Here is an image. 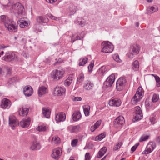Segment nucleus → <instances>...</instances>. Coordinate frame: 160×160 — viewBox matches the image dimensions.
Here are the masks:
<instances>
[{
    "instance_id": "obj_56",
    "label": "nucleus",
    "mask_w": 160,
    "mask_h": 160,
    "mask_svg": "<svg viewBox=\"0 0 160 160\" xmlns=\"http://www.w3.org/2000/svg\"><path fill=\"white\" fill-rule=\"evenodd\" d=\"M94 66V64L92 63H91L88 66V68L89 72L92 71Z\"/></svg>"
},
{
    "instance_id": "obj_1",
    "label": "nucleus",
    "mask_w": 160,
    "mask_h": 160,
    "mask_svg": "<svg viewBox=\"0 0 160 160\" xmlns=\"http://www.w3.org/2000/svg\"><path fill=\"white\" fill-rule=\"evenodd\" d=\"M10 11L16 15L20 16L25 13L24 7L19 3H17L12 5L10 8Z\"/></svg>"
},
{
    "instance_id": "obj_45",
    "label": "nucleus",
    "mask_w": 160,
    "mask_h": 160,
    "mask_svg": "<svg viewBox=\"0 0 160 160\" xmlns=\"http://www.w3.org/2000/svg\"><path fill=\"white\" fill-rule=\"evenodd\" d=\"M37 130L40 132L46 130V128L45 126L40 125L37 128Z\"/></svg>"
},
{
    "instance_id": "obj_31",
    "label": "nucleus",
    "mask_w": 160,
    "mask_h": 160,
    "mask_svg": "<svg viewBox=\"0 0 160 160\" xmlns=\"http://www.w3.org/2000/svg\"><path fill=\"white\" fill-rule=\"evenodd\" d=\"M42 112L44 116L47 118H49L50 117L51 111L47 108H43L42 109Z\"/></svg>"
},
{
    "instance_id": "obj_38",
    "label": "nucleus",
    "mask_w": 160,
    "mask_h": 160,
    "mask_svg": "<svg viewBox=\"0 0 160 160\" xmlns=\"http://www.w3.org/2000/svg\"><path fill=\"white\" fill-rule=\"evenodd\" d=\"M84 74L82 73H81L78 76L77 81V83L79 84L81 83L84 81Z\"/></svg>"
},
{
    "instance_id": "obj_32",
    "label": "nucleus",
    "mask_w": 160,
    "mask_h": 160,
    "mask_svg": "<svg viewBox=\"0 0 160 160\" xmlns=\"http://www.w3.org/2000/svg\"><path fill=\"white\" fill-rule=\"evenodd\" d=\"M106 151V147H103L98 152L97 155V157L98 158H101L105 153Z\"/></svg>"
},
{
    "instance_id": "obj_24",
    "label": "nucleus",
    "mask_w": 160,
    "mask_h": 160,
    "mask_svg": "<svg viewBox=\"0 0 160 160\" xmlns=\"http://www.w3.org/2000/svg\"><path fill=\"white\" fill-rule=\"evenodd\" d=\"M48 92V90L47 88L43 86H42L38 88V93L39 97H41L43 95L47 93Z\"/></svg>"
},
{
    "instance_id": "obj_52",
    "label": "nucleus",
    "mask_w": 160,
    "mask_h": 160,
    "mask_svg": "<svg viewBox=\"0 0 160 160\" xmlns=\"http://www.w3.org/2000/svg\"><path fill=\"white\" fill-rule=\"evenodd\" d=\"M113 58L114 60L117 62H119V56L117 54H114L113 56Z\"/></svg>"
},
{
    "instance_id": "obj_57",
    "label": "nucleus",
    "mask_w": 160,
    "mask_h": 160,
    "mask_svg": "<svg viewBox=\"0 0 160 160\" xmlns=\"http://www.w3.org/2000/svg\"><path fill=\"white\" fill-rule=\"evenodd\" d=\"M73 100L74 101H81L82 100V98L80 97H75Z\"/></svg>"
},
{
    "instance_id": "obj_6",
    "label": "nucleus",
    "mask_w": 160,
    "mask_h": 160,
    "mask_svg": "<svg viewBox=\"0 0 160 160\" xmlns=\"http://www.w3.org/2000/svg\"><path fill=\"white\" fill-rule=\"evenodd\" d=\"M156 143L153 142H149L147 145L146 149L142 152L143 154H148L151 153L155 148Z\"/></svg>"
},
{
    "instance_id": "obj_61",
    "label": "nucleus",
    "mask_w": 160,
    "mask_h": 160,
    "mask_svg": "<svg viewBox=\"0 0 160 160\" xmlns=\"http://www.w3.org/2000/svg\"><path fill=\"white\" fill-rule=\"evenodd\" d=\"M97 128H96V127L93 125L91 127L90 130L92 132H93Z\"/></svg>"
},
{
    "instance_id": "obj_42",
    "label": "nucleus",
    "mask_w": 160,
    "mask_h": 160,
    "mask_svg": "<svg viewBox=\"0 0 160 160\" xmlns=\"http://www.w3.org/2000/svg\"><path fill=\"white\" fill-rule=\"evenodd\" d=\"M52 142L54 144H57L60 143V138L57 136H55L53 137L52 139Z\"/></svg>"
},
{
    "instance_id": "obj_44",
    "label": "nucleus",
    "mask_w": 160,
    "mask_h": 160,
    "mask_svg": "<svg viewBox=\"0 0 160 160\" xmlns=\"http://www.w3.org/2000/svg\"><path fill=\"white\" fill-rule=\"evenodd\" d=\"M69 11L72 13H75L76 11L75 6L72 5L69 7Z\"/></svg>"
},
{
    "instance_id": "obj_22",
    "label": "nucleus",
    "mask_w": 160,
    "mask_h": 160,
    "mask_svg": "<svg viewBox=\"0 0 160 160\" xmlns=\"http://www.w3.org/2000/svg\"><path fill=\"white\" fill-rule=\"evenodd\" d=\"M108 103L110 106L118 107L120 105L121 102L120 99L115 98L110 100Z\"/></svg>"
},
{
    "instance_id": "obj_13",
    "label": "nucleus",
    "mask_w": 160,
    "mask_h": 160,
    "mask_svg": "<svg viewBox=\"0 0 160 160\" xmlns=\"http://www.w3.org/2000/svg\"><path fill=\"white\" fill-rule=\"evenodd\" d=\"M11 105V102L8 99L6 98H3L1 101V107L4 109L9 108Z\"/></svg>"
},
{
    "instance_id": "obj_62",
    "label": "nucleus",
    "mask_w": 160,
    "mask_h": 160,
    "mask_svg": "<svg viewBox=\"0 0 160 160\" xmlns=\"http://www.w3.org/2000/svg\"><path fill=\"white\" fill-rule=\"evenodd\" d=\"M22 54L23 57H25L26 58H27V57H28V54L26 52H22Z\"/></svg>"
},
{
    "instance_id": "obj_26",
    "label": "nucleus",
    "mask_w": 160,
    "mask_h": 160,
    "mask_svg": "<svg viewBox=\"0 0 160 160\" xmlns=\"http://www.w3.org/2000/svg\"><path fill=\"white\" fill-rule=\"evenodd\" d=\"M11 20L5 15H2L0 16V21L3 22L5 26L9 23Z\"/></svg>"
},
{
    "instance_id": "obj_51",
    "label": "nucleus",
    "mask_w": 160,
    "mask_h": 160,
    "mask_svg": "<svg viewBox=\"0 0 160 160\" xmlns=\"http://www.w3.org/2000/svg\"><path fill=\"white\" fill-rule=\"evenodd\" d=\"M121 145V142H118L113 148V149L115 150H116L119 149Z\"/></svg>"
},
{
    "instance_id": "obj_9",
    "label": "nucleus",
    "mask_w": 160,
    "mask_h": 160,
    "mask_svg": "<svg viewBox=\"0 0 160 160\" xmlns=\"http://www.w3.org/2000/svg\"><path fill=\"white\" fill-rule=\"evenodd\" d=\"M9 124L12 129H14V128L19 125L18 120L16 118L13 116H10L9 118Z\"/></svg>"
},
{
    "instance_id": "obj_48",
    "label": "nucleus",
    "mask_w": 160,
    "mask_h": 160,
    "mask_svg": "<svg viewBox=\"0 0 160 160\" xmlns=\"http://www.w3.org/2000/svg\"><path fill=\"white\" fill-rule=\"evenodd\" d=\"M78 142V140L77 139H74L72 140L71 142V146L72 147H75L76 146Z\"/></svg>"
},
{
    "instance_id": "obj_14",
    "label": "nucleus",
    "mask_w": 160,
    "mask_h": 160,
    "mask_svg": "<svg viewBox=\"0 0 160 160\" xmlns=\"http://www.w3.org/2000/svg\"><path fill=\"white\" fill-rule=\"evenodd\" d=\"M65 91L64 88L56 86L54 88V93L55 95L61 96L64 94Z\"/></svg>"
},
{
    "instance_id": "obj_12",
    "label": "nucleus",
    "mask_w": 160,
    "mask_h": 160,
    "mask_svg": "<svg viewBox=\"0 0 160 160\" xmlns=\"http://www.w3.org/2000/svg\"><path fill=\"white\" fill-rule=\"evenodd\" d=\"M15 58V54L12 52H7L5 56L2 58V60L10 62L13 60Z\"/></svg>"
},
{
    "instance_id": "obj_8",
    "label": "nucleus",
    "mask_w": 160,
    "mask_h": 160,
    "mask_svg": "<svg viewBox=\"0 0 160 160\" xmlns=\"http://www.w3.org/2000/svg\"><path fill=\"white\" fill-rule=\"evenodd\" d=\"M131 48L132 52H130L128 54V57L130 58H132L134 55L137 54L139 53L140 50L139 46L137 44H133Z\"/></svg>"
},
{
    "instance_id": "obj_35",
    "label": "nucleus",
    "mask_w": 160,
    "mask_h": 160,
    "mask_svg": "<svg viewBox=\"0 0 160 160\" xmlns=\"http://www.w3.org/2000/svg\"><path fill=\"white\" fill-rule=\"evenodd\" d=\"M158 8L156 6H152L147 9V11L148 13H153L158 11Z\"/></svg>"
},
{
    "instance_id": "obj_4",
    "label": "nucleus",
    "mask_w": 160,
    "mask_h": 160,
    "mask_svg": "<svg viewBox=\"0 0 160 160\" xmlns=\"http://www.w3.org/2000/svg\"><path fill=\"white\" fill-rule=\"evenodd\" d=\"M64 73V71L63 69H55L52 72L51 77L54 80L58 81L62 77Z\"/></svg>"
},
{
    "instance_id": "obj_27",
    "label": "nucleus",
    "mask_w": 160,
    "mask_h": 160,
    "mask_svg": "<svg viewBox=\"0 0 160 160\" xmlns=\"http://www.w3.org/2000/svg\"><path fill=\"white\" fill-rule=\"evenodd\" d=\"M93 84L90 81H86L83 86V88L86 90L92 89L93 87Z\"/></svg>"
},
{
    "instance_id": "obj_60",
    "label": "nucleus",
    "mask_w": 160,
    "mask_h": 160,
    "mask_svg": "<svg viewBox=\"0 0 160 160\" xmlns=\"http://www.w3.org/2000/svg\"><path fill=\"white\" fill-rule=\"evenodd\" d=\"M48 16L49 17V18H51V19H53V20H56V19L57 18H56L54 16H53L52 14H49V15H48Z\"/></svg>"
},
{
    "instance_id": "obj_17",
    "label": "nucleus",
    "mask_w": 160,
    "mask_h": 160,
    "mask_svg": "<svg viewBox=\"0 0 160 160\" xmlns=\"http://www.w3.org/2000/svg\"><path fill=\"white\" fill-rule=\"evenodd\" d=\"M31 121V118L29 117H28L25 119L22 120L19 123V124L21 127L26 128L28 127Z\"/></svg>"
},
{
    "instance_id": "obj_2",
    "label": "nucleus",
    "mask_w": 160,
    "mask_h": 160,
    "mask_svg": "<svg viewBox=\"0 0 160 160\" xmlns=\"http://www.w3.org/2000/svg\"><path fill=\"white\" fill-rule=\"evenodd\" d=\"M102 51L107 53L112 52L113 50V45L108 41H103L102 43Z\"/></svg>"
},
{
    "instance_id": "obj_55",
    "label": "nucleus",
    "mask_w": 160,
    "mask_h": 160,
    "mask_svg": "<svg viewBox=\"0 0 160 160\" xmlns=\"http://www.w3.org/2000/svg\"><path fill=\"white\" fill-rule=\"evenodd\" d=\"M156 118L154 117H151L150 118V121L152 124H154L156 122Z\"/></svg>"
},
{
    "instance_id": "obj_11",
    "label": "nucleus",
    "mask_w": 160,
    "mask_h": 160,
    "mask_svg": "<svg viewBox=\"0 0 160 160\" xmlns=\"http://www.w3.org/2000/svg\"><path fill=\"white\" fill-rule=\"evenodd\" d=\"M125 82V79L123 78H119L117 80L116 88L118 91H120L123 88Z\"/></svg>"
},
{
    "instance_id": "obj_40",
    "label": "nucleus",
    "mask_w": 160,
    "mask_h": 160,
    "mask_svg": "<svg viewBox=\"0 0 160 160\" xmlns=\"http://www.w3.org/2000/svg\"><path fill=\"white\" fill-rule=\"evenodd\" d=\"M75 22L82 27L85 24V21L82 18H78L77 21H75Z\"/></svg>"
},
{
    "instance_id": "obj_3",
    "label": "nucleus",
    "mask_w": 160,
    "mask_h": 160,
    "mask_svg": "<svg viewBox=\"0 0 160 160\" xmlns=\"http://www.w3.org/2000/svg\"><path fill=\"white\" fill-rule=\"evenodd\" d=\"M142 91V89L141 87H139L138 88L136 94L131 100V102L133 104H136L141 99L143 93Z\"/></svg>"
},
{
    "instance_id": "obj_23",
    "label": "nucleus",
    "mask_w": 160,
    "mask_h": 160,
    "mask_svg": "<svg viewBox=\"0 0 160 160\" xmlns=\"http://www.w3.org/2000/svg\"><path fill=\"white\" fill-rule=\"evenodd\" d=\"M61 150L59 148H56L52 151V157L54 159L58 160L60 155Z\"/></svg>"
},
{
    "instance_id": "obj_41",
    "label": "nucleus",
    "mask_w": 160,
    "mask_h": 160,
    "mask_svg": "<svg viewBox=\"0 0 160 160\" xmlns=\"http://www.w3.org/2000/svg\"><path fill=\"white\" fill-rule=\"evenodd\" d=\"M88 58H81L79 60V66H83L87 62Z\"/></svg>"
},
{
    "instance_id": "obj_54",
    "label": "nucleus",
    "mask_w": 160,
    "mask_h": 160,
    "mask_svg": "<svg viewBox=\"0 0 160 160\" xmlns=\"http://www.w3.org/2000/svg\"><path fill=\"white\" fill-rule=\"evenodd\" d=\"M139 143H137L133 146L131 148V151L132 152H134L135 151L138 146L139 145Z\"/></svg>"
},
{
    "instance_id": "obj_15",
    "label": "nucleus",
    "mask_w": 160,
    "mask_h": 160,
    "mask_svg": "<svg viewBox=\"0 0 160 160\" xmlns=\"http://www.w3.org/2000/svg\"><path fill=\"white\" fill-rule=\"evenodd\" d=\"M115 79V75L112 74L107 79L104 84L108 87H111L114 82Z\"/></svg>"
},
{
    "instance_id": "obj_36",
    "label": "nucleus",
    "mask_w": 160,
    "mask_h": 160,
    "mask_svg": "<svg viewBox=\"0 0 160 160\" xmlns=\"http://www.w3.org/2000/svg\"><path fill=\"white\" fill-rule=\"evenodd\" d=\"M80 128V127L79 125L71 126L70 127V130L72 133L78 131Z\"/></svg>"
},
{
    "instance_id": "obj_37",
    "label": "nucleus",
    "mask_w": 160,
    "mask_h": 160,
    "mask_svg": "<svg viewBox=\"0 0 160 160\" xmlns=\"http://www.w3.org/2000/svg\"><path fill=\"white\" fill-rule=\"evenodd\" d=\"M90 108V106L88 105L83 106L84 112L86 116H88L89 115Z\"/></svg>"
},
{
    "instance_id": "obj_39",
    "label": "nucleus",
    "mask_w": 160,
    "mask_h": 160,
    "mask_svg": "<svg viewBox=\"0 0 160 160\" xmlns=\"http://www.w3.org/2000/svg\"><path fill=\"white\" fill-rule=\"evenodd\" d=\"M106 136V134L104 132L100 134L99 135L97 136L95 138V140L96 141H99L102 140Z\"/></svg>"
},
{
    "instance_id": "obj_20",
    "label": "nucleus",
    "mask_w": 160,
    "mask_h": 160,
    "mask_svg": "<svg viewBox=\"0 0 160 160\" xmlns=\"http://www.w3.org/2000/svg\"><path fill=\"white\" fill-rule=\"evenodd\" d=\"M24 18H21L18 21V23L21 28H25L27 27L29 25V22L25 20Z\"/></svg>"
},
{
    "instance_id": "obj_33",
    "label": "nucleus",
    "mask_w": 160,
    "mask_h": 160,
    "mask_svg": "<svg viewBox=\"0 0 160 160\" xmlns=\"http://www.w3.org/2000/svg\"><path fill=\"white\" fill-rule=\"evenodd\" d=\"M73 81L72 77L69 76L64 81V85L66 87H68L70 85Z\"/></svg>"
},
{
    "instance_id": "obj_25",
    "label": "nucleus",
    "mask_w": 160,
    "mask_h": 160,
    "mask_svg": "<svg viewBox=\"0 0 160 160\" xmlns=\"http://www.w3.org/2000/svg\"><path fill=\"white\" fill-rule=\"evenodd\" d=\"M81 34L82 35V36L79 37V34L78 33L77 35L75 37V35H72L71 37L72 40L71 42L72 43H73V42H74L75 41L78 40H82L84 37V32H81Z\"/></svg>"
},
{
    "instance_id": "obj_5",
    "label": "nucleus",
    "mask_w": 160,
    "mask_h": 160,
    "mask_svg": "<svg viewBox=\"0 0 160 160\" xmlns=\"http://www.w3.org/2000/svg\"><path fill=\"white\" fill-rule=\"evenodd\" d=\"M124 122L123 117L122 116H119L113 121V125L116 128H121L124 123Z\"/></svg>"
},
{
    "instance_id": "obj_59",
    "label": "nucleus",
    "mask_w": 160,
    "mask_h": 160,
    "mask_svg": "<svg viewBox=\"0 0 160 160\" xmlns=\"http://www.w3.org/2000/svg\"><path fill=\"white\" fill-rule=\"evenodd\" d=\"M145 103H146V108H148L151 106V103L148 102L147 101H146Z\"/></svg>"
},
{
    "instance_id": "obj_58",
    "label": "nucleus",
    "mask_w": 160,
    "mask_h": 160,
    "mask_svg": "<svg viewBox=\"0 0 160 160\" xmlns=\"http://www.w3.org/2000/svg\"><path fill=\"white\" fill-rule=\"evenodd\" d=\"M57 0H45L47 2L51 4L54 3Z\"/></svg>"
},
{
    "instance_id": "obj_43",
    "label": "nucleus",
    "mask_w": 160,
    "mask_h": 160,
    "mask_svg": "<svg viewBox=\"0 0 160 160\" xmlns=\"http://www.w3.org/2000/svg\"><path fill=\"white\" fill-rule=\"evenodd\" d=\"M155 78L156 82V86L158 87H160V78L157 75L152 74Z\"/></svg>"
},
{
    "instance_id": "obj_34",
    "label": "nucleus",
    "mask_w": 160,
    "mask_h": 160,
    "mask_svg": "<svg viewBox=\"0 0 160 160\" xmlns=\"http://www.w3.org/2000/svg\"><path fill=\"white\" fill-rule=\"evenodd\" d=\"M108 70V69L106 68V67L104 66L101 67L98 70V73L100 74L101 75H103Z\"/></svg>"
},
{
    "instance_id": "obj_30",
    "label": "nucleus",
    "mask_w": 160,
    "mask_h": 160,
    "mask_svg": "<svg viewBox=\"0 0 160 160\" xmlns=\"http://www.w3.org/2000/svg\"><path fill=\"white\" fill-rule=\"evenodd\" d=\"M139 63L137 60L134 61L132 64V69L134 71H137L139 70Z\"/></svg>"
},
{
    "instance_id": "obj_47",
    "label": "nucleus",
    "mask_w": 160,
    "mask_h": 160,
    "mask_svg": "<svg viewBox=\"0 0 160 160\" xmlns=\"http://www.w3.org/2000/svg\"><path fill=\"white\" fill-rule=\"evenodd\" d=\"M158 95L156 94H154L152 97V101L153 102H155L158 101Z\"/></svg>"
},
{
    "instance_id": "obj_50",
    "label": "nucleus",
    "mask_w": 160,
    "mask_h": 160,
    "mask_svg": "<svg viewBox=\"0 0 160 160\" xmlns=\"http://www.w3.org/2000/svg\"><path fill=\"white\" fill-rule=\"evenodd\" d=\"M91 158L90 153L89 152L86 153L85 155L84 160H90Z\"/></svg>"
},
{
    "instance_id": "obj_28",
    "label": "nucleus",
    "mask_w": 160,
    "mask_h": 160,
    "mask_svg": "<svg viewBox=\"0 0 160 160\" xmlns=\"http://www.w3.org/2000/svg\"><path fill=\"white\" fill-rule=\"evenodd\" d=\"M40 147V143L36 141H34L33 142L32 144L31 147V149L33 150H39Z\"/></svg>"
},
{
    "instance_id": "obj_19",
    "label": "nucleus",
    "mask_w": 160,
    "mask_h": 160,
    "mask_svg": "<svg viewBox=\"0 0 160 160\" xmlns=\"http://www.w3.org/2000/svg\"><path fill=\"white\" fill-rule=\"evenodd\" d=\"M29 108L26 106H22L19 110V114L22 116H27Z\"/></svg>"
},
{
    "instance_id": "obj_21",
    "label": "nucleus",
    "mask_w": 160,
    "mask_h": 160,
    "mask_svg": "<svg viewBox=\"0 0 160 160\" xmlns=\"http://www.w3.org/2000/svg\"><path fill=\"white\" fill-rule=\"evenodd\" d=\"M37 22L41 24L43 23H47L49 22L47 17L45 16H38L36 19Z\"/></svg>"
},
{
    "instance_id": "obj_29",
    "label": "nucleus",
    "mask_w": 160,
    "mask_h": 160,
    "mask_svg": "<svg viewBox=\"0 0 160 160\" xmlns=\"http://www.w3.org/2000/svg\"><path fill=\"white\" fill-rule=\"evenodd\" d=\"M81 117L80 112L77 111L74 112L72 116V118L74 121H77L79 120Z\"/></svg>"
},
{
    "instance_id": "obj_64",
    "label": "nucleus",
    "mask_w": 160,
    "mask_h": 160,
    "mask_svg": "<svg viewBox=\"0 0 160 160\" xmlns=\"http://www.w3.org/2000/svg\"><path fill=\"white\" fill-rule=\"evenodd\" d=\"M156 140L157 142L160 143V136H158L157 137Z\"/></svg>"
},
{
    "instance_id": "obj_49",
    "label": "nucleus",
    "mask_w": 160,
    "mask_h": 160,
    "mask_svg": "<svg viewBox=\"0 0 160 160\" xmlns=\"http://www.w3.org/2000/svg\"><path fill=\"white\" fill-rule=\"evenodd\" d=\"M149 137L148 135L142 136L141 137L139 141L140 142L145 141L148 139Z\"/></svg>"
},
{
    "instance_id": "obj_46",
    "label": "nucleus",
    "mask_w": 160,
    "mask_h": 160,
    "mask_svg": "<svg viewBox=\"0 0 160 160\" xmlns=\"http://www.w3.org/2000/svg\"><path fill=\"white\" fill-rule=\"evenodd\" d=\"M17 80V78L15 77H13L10 78L8 81V84H12L15 82Z\"/></svg>"
},
{
    "instance_id": "obj_53",
    "label": "nucleus",
    "mask_w": 160,
    "mask_h": 160,
    "mask_svg": "<svg viewBox=\"0 0 160 160\" xmlns=\"http://www.w3.org/2000/svg\"><path fill=\"white\" fill-rule=\"evenodd\" d=\"M101 123V120H99L98 121L94 124V126L97 128L100 125Z\"/></svg>"
},
{
    "instance_id": "obj_63",
    "label": "nucleus",
    "mask_w": 160,
    "mask_h": 160,
    "mask_svg": "<svg viewBox=\"0 0 160 160\" xmlns=\"http://www.w3.org/2000/svg\"><path fill=\"white\" fill-rule=\"evenodd\" d=\"M8 46H5L4 45H0V49H3L5 48L8 47Z\"/></svg>"
},
{
    "instance_id": "obj_18",
    "label": "nucleus",
    "mask_w": 160,
    "mask_h": 160,
    "mask_svg": "<svg viewBox=\"0 0 160 160\" xmlns=\"http://www.w3.org/2000/svg\"><path fill=\"white\" fill-rule=\"evenodd\" d=\"M23 93L26 97H29L33 93V89L30 86H27L23 88Z\"/></svg>"
},
{
    "instance_id": "obj_10",
    "label": "nucleus",
    "mask_w": 160,
    "mask_h": 160,
    "mask_svg": "<svg viewBox=\"0 0 160 160\" xmlns=\"http://www.w3.org/2000/svg\"><path fill=\"white\" fill-rule=\"evenodd\" d=\"M135 110L134 119L135 121H138L142 118L143 115L141 108L139 106H137L135 108Z\"/></svg>"
},
{
    "instance_id": "obj_16",
    "label": "nucleus",
    "mask_w": 160,
    "mask_h": 160,
    "mask_svg": "<svg viewBox=\"0 0 160 160\" xmlns=\"http://www.w3.org/2000/svg\"><path fill=\"white\" fill-rule=\"evenodd\" d=\"M66 118L65 113L63 112L58 113L55 115V120L57 122H63L65 121Z\"/></svg>"
},
{
    "instance_id": "obj_7",
    "label": "nucleus",
    "mask_w": 160,
    "mask_h": 160,
    "mask_svg": "<svg viewBox=\"0 0 160 160\" xmlns=\"http://www.w3.org/2000/svg\"><path fill=\"white\" fill-rule=\"evenodd\" d=\"M5 27L10 32H14L17 31V27L14 22L12 20L5 26Z\"/></svg>"
}]
</instances>
